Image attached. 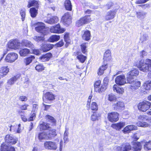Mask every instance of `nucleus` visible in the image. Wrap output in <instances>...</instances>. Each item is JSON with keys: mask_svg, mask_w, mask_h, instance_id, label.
I'll list each match as a JSON object with an SVG mask.
<instances>
[{"mask_svg": "<svg viewBox=\"0 0 151 151\" xmlns=\"http://www.w3.org/2000/svg\"><path fill=\"white\" fill-rule=\"evenodd\" d=\"M53 47V45L51 44H47L43 45L42 47V49L44 52L47 51Z\"/></svg>", "mask_w": 151, "mask_h": 151, "instance_id": "obj_37", "label": "nucleus"}, {"mask_svg": "<svg viewBox=\"0 0 151 151\" xmlns=\"http://www.w3.org/2000/svg\"><path fill=\"white\" fill-rule=\"evenodd\" d=\"M52 54L51 53H47L45 55H43L39 58L41 61L45 62L48 61L51 57Z\"/></svg>", "mask_w": 151, "mask_h": 151, "instance_id": "obj_28", "label": "nucleus"}, {"mask_svg": "<svg viewBox=\"0 0 151 151\" xmlns=\"http://www.w3.org/2000/svg\"><path fill=\"white\" fill-rule=\"evenodd\" d=\"M35 30L37 32L40 33L44 35L48 33V29L45 27V24L41 22H39L34 25Z\"/></svg>", "mask_w": 151, "mask_h": 151, "instance_id": "obj_2", "label": "nucleus"}, {"mask_svg": "<svg viewBox=\"0 0 151 151\" xmlns=\"http://www.w3.org/2000/svg\"><path fill=\"white\" fill-rule=\"evenodd\" d=\"M144 147L146 150H151V141L146 142L144 145Z\"/></svg>", "mask_w": 151, "mask_h": 151, "instance_id": "obj_47", "label": "nucleus"}, {"mask_svg": "<svg viewBox=\"0 0 151 151\" xmlns=\"http://www.w3.org/2000/svg\"><path fill=\"white\" fill-rule=\"evenodd\" d=\"M9 72V69L7 66L0 68V74L1 78L6 76Z\"/></svg>", "mask_w": 151, "mask_h": 151, "instance_id": "obj_24", "label": "nucleus"}, {"mask_svg": "<svg viewBox=\"0 0 151 151\" xmlns=\"http://www.w3.org/2000/svg\"><path fill=\"white\" fill-rule=\"evenodd\" d=\"M0 151H15L14 147L5 143H2L0 146Z\"/></svg>", "mask_w": 151, "mask_h": 151, "instance_id": "obj_13", "label": "nucleus"}, {"mask_svg": "<svg viewBox=\"0 0 151 151\" xmlns=\"http://www.w3.org/2000/svg\"><path fill=\"white\" fill-rule=\"evenodd\" d=\"M46 118L49 119L50 121L53 123V124L55 123L56 120L53 117L48 115L46 116Z\"/></svg>", "mask_w": 151, "mask_h": 151, "instance_id": "obj_57", "label": "nucleus"}, {"mask_svg": "<svg viewBox=\"0 0 151 151\" xmlns=\"http://www.w3.org/2000/svg\"><path fill=\"white\" fill-rule=\"evenodd\" d=\"M33 44L30 42L26 40H23L21 43V46H25L31 49L33 47Z\"/></svg>", "mask_w": 151, "mask_h": 151, "instance_id": "obj_20", "label": "nucleus"}, {"mask_svg": "<svg viewBox=\"0 0 151 151\" xmlns=\"http://www.w3.org/2000/svg\"><path fill=\"white\" fill-rule=\"evenodd\" d=\"M30 53L29 50L27 48H24L20 50L19 53L21 56H25Z\"/></svg>", "mask_w": 151, "mask_h": 151, "instance_id": "obj_32", "label": "nucleus"}, {"mask_svg": "<svg viewBox=\"0 0 151 151\" xmlns=\"http://www.w3.org/2000/svg\"><path fill=\"white\" fill-rule=\"evenodd\" d=\"M49 130L46 132L47 135L48 136L49 139H52L57 135L55 130V129H51L50 128Z\"/></svg>", "mask_w": 151, "mask_h": 151, "instance_id": "obj_27", "label": "nucleus"}, {"mask_svg": "<svg viewBox=\"0 0 151 151\" xmlns=\"http://www.w3.org/2000/svg\"><path fill=\"white\" fill-rule=\"evenodd\" d=\"M8 47L9 48L18 49L21 47V43L17 40H11L8 43Z\"/></svg>", "mask_w": 151, "mask_h": 151, "instance_id": "obj_4", "label": "nucleus"}, {"mask_svg": "<svg viewBox=\"0 0 151 151\" xmlns=\"http://www.w3.org/2000/svg\"><path fill=\"white\" fill-rule=\"evenodd\" d=\"M31 16L32 17H35L37 14V10L35 8H32L30 9Z\"/></svg>", "mask_w": 151, "mask_h": 151, "instance_id": "obj_44", "label": "nucleus"}, {"mask_svg": "<svg viewBox=\"0 0 151 151\" xmlns=\"http://www.w3.org/2000/svg\"><path fill=\"white\" fill-rule=\"evenodd\" d=\"M139 70L143 72L146 73L151 70V60L147 58L143 61L141 60L139 63L135 64Z\"/></svg>", "mask_w": 151, "mask_h": 151, "instance_id": "obj_1", "label": "nucleus"}, {"mask_svg": "<svg viewBox=\"0 0 151 151\" xmlns=\"http://www.w3.org/2000/svg\"><path fill=\"white\" fill-rule=\"evenodd\" d=\"M87 44V43H84L81 45V51L84 54H85L86 52H87L86 49V48L87 47L86 45Z\"/></svg>", "mask_w": 151, "mask_h": 151, "instance_id": "obj_51", "label": "nucleus"}, {"mask_svg": "<svg viewBox=\"0 0 151 151\" xmlns=\"http://www.w3.org/2000/svg\"><path fill=\"white\" fill-rule=\"evenodd\" d=\"M114 109L116 110L118 109H121L124 107V103L122 101H118L114 105Z\"/></svg>", "mask_w": 151, "mask_h": 151, "instance_id": "obj_29", "label": "nucleus"}, {"mask_svg": "<svg viewBox=\"0 0 151 151\" xmlns=\"http://www.w3.org/2000/svg\"><path fill=\"white\" fill-rule=\"evenodd\" d=\"M38 137L39 139H49L48 136L46 132L40 133L39 134Z\"/></svg>", "mask_w": 151, "mask_h": 151, "instance_id": "obj_39", "label": "nucleus"}, {"mask_svg": "<svg viewBox=\"0 0 151 151\" xmlns=\"http://www.w3.org/2000/svg\"><path fill=\"white\" fill-rule=\"evenodd\" d=\"M143 88L146 90H150L151 88V81H146L143 85Z\"/></svg>", "mask_w": 151, "mask_h": 151, "instance_id": "obj_41", "label": "nucleus"}, {"mask_svg": "<svg viewBox=\"0 0 151 151\" xmlns=\"http://www.w3.org/2000/svg\"><path fill=\"white\" fill-rule=\"evenodd\" d=\"M133 148L135 151H139L141 150L142 146L140 142H135L133 144Z\"/></svg>", "mask_w": 151, "mask_h": 151, "instance_id": "obj_35", "label": "nucleus"}, {"mask_svg": "<svg viewBox=\"0 0 151 151\" xmlns=\"http://www.w3.org/2000/svg\"><path fill=\"white\" fill-rule=\"evenodd\" d=\"M101 83L100 81H96L94 84L95 91L99 93L105 91V86L102 85H100Z\"/></svg>", "mask_w": 151, "mask_h": 151, "instance_id": "obj_9", "label": "nucleus"}, {"mask_svg": "<svg viewBox=\"0 0 151 151\" xmlns=\"http://www.w3.org/2000/svg\"><path fill=\"white\" fill-rule=\"evenodd\" d=\"M18 78L17 76H15L8 80L7 83L6 88L10 87L11 86L14 84L15 82L18 79Z\"/></svg>", "mask_w": 151, "mask_h": 151, "instance_id": "obj_22", "label": "nucleus"}, {"mask_svg": "<svg viewBox=\"0 0 151 151\" xmlns=\"http://www.w3.org/2000/svg\"><path fill=\"white\" fill-rule=\"evenodd\" d=\"M45 147L48 150H55L57 148L56 143L54 142L50 141H46L44 143Z\"/></svg>", "mask_w": 151, "mask_h": 151, "instance_id": "obj_12", "label": "nucleus"}, {"mask_svg": "<svg viewBox=\"0 0 151 151\" xmlns=\"http://www.w3.org/2000/svg\"><path fill=\"white\" fill-rule=\"evenodd\" d=\"M91 35L90 31L88 30L82 32V37L83 40L88 41L90 39Z\"/></svg>", "mask_w": 151, "mask_h": 151, "instance_id": "obj_23", "label": "nucleus"}, {"mask_svg": "<svg viewBox=\"0 0 151 151\" xmlns=\"http://www.w3.org/2000/svg\"><path fill=\"white\" fill-rule=\"evenodd\" d=\"M65 30V29L60 27L59 24L52 26L50 29V32L55 33H62L64 32Z\"/></svg>", "mask_w": 151, "mask_h": 151, "instance_id": "obj_8", "label": "nucleus"}, {"mask_svg": "<svg viewBox=\"0 0 151 151\" xmlns=\"http://www.w3.org/2000/svg\"><path fill=\"white\" fill-rule=\"evenodd\" d=\"M77 59L81 63H83L86 59V57L82 54L78 55L77 56Z\"/></svg>", "mask_w": 151, "mask_h": 151, "instance_id": "obj_46", "label": "nucleus"}, {"mask_svg": "<svg viewBox=\"0 0 151 151\" xmlns=\"http://www.w3.org/2000/svg\"><path fill=\"white\" fill-rule=\"evenodd\" d=\"M91 19L89 16H86L82 17L76 22V25L78 27L81 26L84 24L90 22Z\"/></svg>", "mask_w": 151, "mask_h": 151, "instance_id": "obj_5", "label": "nucleus"}, {"mask_svg": "<svg viewBox=\"0 0 151 151\" xmlns=\"http://www.w3.org/2000/svg\"><path fill=\"white\" fill-rule=\"evenodd\" d=\"M64 5L67 10H71L72 5L70 0H65L64 3Z\"/></svg>", "mask_w": 151, "mask_h": 151, "instance_id": "obj_33", "label": "nucleus"}, {"mask_svg": "<svg viewBox=\"0 0 151 151\" xmlns=\"http://www.w3.org/2000/svg\"><path fill=\"white\" fill-rule=\"evenodd\" d=\"M113 89L114 91L119 94H122L124 92V89L122 88L118 87L116 84L114 86Z\"/></svg>", "mask_w": 151, "mask_h": 151, "instance_id": "obj_31", "label": "nucleus"}, {"mask_svg": "<svg viewBox=\"0 0 151 151\" xmlns=\"http://www.w3.org/2000/svg\"><path fill=\"white\" fill-rule=\"evenodd\" d=\"M5 141L6 143L14 144L17 142L18 140L12 135L7 134L5 136Z\"/></svg>", "mask_w": 151, "mask_h": 151, "instance_id": "obj_15", "label": "nucleus"}, {"mask_svg": "<svg viewBox=\"0 0 151 151\" xmlns=\"http://www.w3.org/2000/svg\"><path fill=\"white\" fill-rule=\"evenodd\" d=\"M138 118L139 120L145 121L148 119V117L146 115H140L138 116Z\"/></svg>", "mask_w": 151, "mask_h": 151, "instance_id": "obj_55", "label": "nucleus"}, {"mask_svg": "<svg viewBox=\"0 0 151 151\" xmlns=\"http://www.w3.org/2000/svg\"><path fill=\"white\" fill-rule=\"evenodd\" d=\"M92 98V96L91 95H90L89 96L88 98V99L87 103V106H90V102H91V99Z\"/></svg>", "mask_w": 151, "mask_h": 151, "instance_id": "obj_64", "label": "nucleus"}, {"mask_svg": "<svg viewBox=\"0 0 151 151\" xmlns=\"http://www.w3.org/2000/svg\"><path fill=\"white\" fill-rule=\"evenodd\" d=\"M18 58V55L14 52H11L8 53L6 56L5 60V61L12 63L15 61Z\"/></svg>", "mask_w": 151, "mask_h": 151, "instance_id": "obj_7", "label": "nucleus"}, {"mask_svg": "<svg viewBox=\"0 0 151 151\" xmlns=\"http://www.w3.org/2000/svg\"><path fill=\"white\" fill-rule=\"evenodd\" d=\"M62 21L64 24L68 26L71 22V15L69 12H67L65 13L62 17Z\"/></svg>", "mask_w": 151, "mask_h": 151, "instance_id": "obj_10", "label": "nucleus"}, {"mask_svg": "<svg viewBox=\"0 0 151 151\" xmlns=\"http://www.w3.org/2000/svg\"><path fill=\"white\" fill-rule=\"evenodd\" d=\"M127 83L131 84L130 87L132 89L135 90L138 89L140 87L141 83L140 81L137 80H134V79H131L129 80V78L127 79Z\"/></svg>", "mask_w": 151, "mask_h": 151, "instance_id": "obj_6", "label": "nucleus"}, {"mask_svg": "<svg viewBox=\"0 0 151 151\" xmlns=\"http://www.w3.org/2000/svg\"><path fill=\"white\" fill-rule=\"evenodd\" d=\"M136 124L138 127H147L149 125L148 124L145 122H141L139 121L136 123Z\"/></svg>", "mask_w": 151, "mask_h": 151, "instance_id": "obj_45", "label": "nucleus"}, {"mask_svg": "<svg viewBox=\"0 0 151 151\" xmlns=\"http://www.w3.org/2000/svg\"><path fill=\"white\" fill-rule=\"evenodd\" d=\"M38 4V2L34 0H30L28 2L27 6L30 8L32 6H37Z\"/></svg>", "mask_w": 151, "mask_h": 151, "instance_id": "obj_42", "label": "nucleus"}, {"mask_svg": "<svg viewBox=\"0 0 151 151\" xmlns=\"http://www.w3.org/2000/svg\"><path fill=\"white\" fill-rule=\"evenodd\" d=\"M146 14V12L143 11L137 12L136 13L137 17L140 19H142L145 18Z\"/></svg>", "mask_w": 151, "mask_h": 151, "instance_id": "obj_34", "label": "nucleus"}, {"mask_svg": "<svg viewBox=\"0 0 151 151\" xmlns=\"http://www.w3.org/2000/svg\"><path fill=\"white\" fill-rule=\"evenodd\" d=\"M108 82V81L107 78H105L104 80V83L102 84V86H105V91L107 88Z\"/></svg>", "mask_w": 151, "mask_h": 151, "instance_id": "obj_59", "label": "nucleus"}, {"mask_svg": "<svg viewBox=\"0 0 151 151\" xmlns=\"http://www.w3.org/2000/svg\"><path fill=\"white\" fill-rule=\"evenodd\" d=\"M116 98L115 95L112 94H110L108 95V100L109 101H114L116 99Z\"/></svg>", "mask_w": 151, "mask_h": 151, "instance_id": "obj_56", "label": "nucleus"}, {"mask_svg": "<svg viewBox=\"0 0 151 151\" xmlns=\"http://www.w3.org/2000/svg\"><path fill=\"white\" fill-rule=\"evenodd\" d=\"M116 12L117 10L116 9L109 11L106 16V19L108 20L113 19L115 16Z\"/></svg>", "mask_w": 151, "mask_h": 151, "instance_id": "obj_19", "label": "nucleus"}, {"mask_svg": "<svg viewBox=\"0 0 151 151\" xmlns=\"http://www.w3.org/2000/svg\"><path fill=\"white\" fill-rule=\"evenodd\" d=\"M125 125V122H120L118 123L112 124L111 127L112 128L115 129L116 130H119L124 127Z\"/></svg>", "mask_w": 151, "mask_h": 151, "instance_id": "obj_21", "label": "nucleus"}, {"mask_svg": "<svg viewBox=\"0 0 151 151\" xmlns=\"http://www.w3.org/2000/svg\"><path fill=\"white\" fill-rule=\"evenodd\" d=\"M131 146L129 143L123 144L119 147L121 151H128L131 149Z\"/></svg>", "mask_w": 151, "mask_h": 151, "instance_id": "obj_25", "label": "nucleus"}, {"mask_svg": "<svg viewBox=\"0 0 151 151\" xmlns=\"http://www.w3.org/2000/svg\"><path fill=\"white\" fill-rule=\"evenodd\" d=\"M151 105V103L150 102L145 100L139 104L138 108L140 111L142 112H145L150 108Z\"/></svg>", "mask_w": 151, "mask_h": 151, "instance_id": "obj_3", "label": "nucleus"}, {"mask_svg": "<svg viewBox=\"0 0 151 151\" xmlns=\"http://www.w3.org/2000/svg\"><path fill=\"white\" fill-rule=\"evenodd\" d=\"M111 51L109 50H106L105 52L104 55V59L106 60L107 58H109L111 57Z\"/></svg>", "mask_w": 151, "mask_h": 151, "instance_id": "obj_53", "label": "nucleus"}, {"mask_svg": "<svg viewBox=\"0 0 151 151\" xmlns=\"http://www.w3.org/2000/svg\"><path fill=\"white\" fill-rule=\"evenodd\" d=\"M149 38L148 35L147 34L144 33L142 35L140 38V40L141 41L142 43H143L147 41Z\"/></svg>", "mask_w": 151, "mask_h": 151, "instance_id": "obj_43", "label": "nucleus"}, {"mask_svg": "<svg viewBox=\"0 0 151 151\" xmlns=\"http://www.w3.org/2000/svg\"><path fill=\"white\" fill-rule=\"evenodd\" d=\"M35 58V57L34 56L31 55L30 57L24 59V63L26 65H28L32 62Z\"/></svg>", "mask_w": 151, "mask_h": 151, "instance_id": "obj_38", "label": "nucleus"}, {"mask_svg": "<svg viewBox=\"0 0 151 151\" xmlns=\"http://www.w3.org/2000/svg\"><path fill=\"white\" fill-rule=\"evenodd\" d=\"M58 20V17L56 16H53L49 19L45 20V22L50 24H54L57 23Z\"/></svg>", "mask_w": 151, "mask_h": 151, "instance_id": "obj_26", "label": "nucleus"}, {"mask_svg": "<svg viewBox=\"0 0 151 151\" xmlns=\"http://www.w3.org/2000/svg\"><path fill=\"white\" fill-rule=\"evenodd\" d=\"M119 114L116 112H112L109 113L108 119L111 122H116L119 119Z\"/></svg>", "mask_w": 151, "mask_h": 151, "instance_id": "obj_11", "label": "nucleus"}, {"mask_svg": "<svg viewBox=\"0 0 151 151\" xmlns=\"http://www.w3.org/2000/svg\"><path fill=\"white\" fill-rule=\"evenodd\" d=\"M31 50L32 52L36 55H38L40 53V50L38 49H37L35 48L34 45L33 46V48H31Z\"/></svg>", "mask_w": 151, "mask_h": 151, "instance_id": "obj_58", "label": "nucleus"}, {"mask_svg": "<svg viewBox=\"0 0 151 151\" xmlns=\"http://www.w3.org/2000/svg\"><path fill=\"white\" fill-rule=\"evenodd\" d=\"M139 73V71L137 69L133 68L130 72L127 74V80L128 78H129V80L131 79H134L132 76H137Z\"/></svg>", "mask_w": 151, "mask_h": 151, "instance_id": "obj_17", "label": "nucleus"}, {"mask_svg": "<svg viewBox=\"0 0 151 151\" xmlns=\"http://www.w3.org/2000/svg\"><path fill=\"white\" fill-rule=\"evenodd\" d=\"M64 39L67 44L69 43L70 41L69 39V33H65L64 36Z\"/></svg>", "mask_w": 151, "mask_h": 151, "instance_id": "obj_54", "label": "nucleus"}, {"mask_svg": "<svg viewBox=\"0 0 151 151\" xmlns=\"http://www.w3.org/2000/svg\"><path fill=\"white\" fill-rule=\"evenodd\" d=\"M64 45V43L63 40H61L59 42H58L56 43V45L57 47H60L63 46Z\"/></svg>", "mask_w": 151, "mask_h": 151, "instance_id": "obj_63", "label": "nucleus"}, {"mask_svg": "<svg viewBox=\"0 0 151 151\" xmlns=\"http://www.w3.org/2000/svg\"><path fill=\"white\" fill-rule=\"evenodd\" d=\"M33 39L36 41L37 42L43 41L44 40V37L40 36H35L33 37Z\"/></svg>", "mask_w": 151, "mask_h": 151, "instance_id": "obj_50", "label": "nucleus"}, {"mask_svg": "<svg viewBox=\"0 0 151 151\" xmlns=\"http://www.w3.org/2000/svg\"><path fill=\"white\" fill-rule=\"evenodd\" d=\"M35 68L37 71L40 72L44 70L45 69V67L43 65L39 64L36 66Z\"/></svg>", "mask_w": 151, "mask_h": 151, "instance_id": "obj_49", "label": "nucleus"}, {"mask_svg": "<svg viewBox=\"0 0 151 151\" xmlns=\"http://www.w3.org/2000/svg\"><path fill=\"white\" fill-rule=\"evenodd\" d=\"M115 81L119 85H123L127 83L125 77L123 75L117 76L115 79Z\"/></svg>", "mask_w": 151, "mask_h": 151, "instance_id": "obj_16", "label": "nucleus"}, {"mask_svg": "<svg viewBox=\"0 0 151 151\" xmlns=\"http://www.w3.org/2000/svg\"><path fill=\"white\" fill-rule=\"evenodd\" d=\"M98 116L96 113H94L91 116V119L92 121H95L97 119Z\"/></svg>", "mask_w": 151, "mask_h": 151, "instance_id": "obj_60", "label": "nucleus"}, {"mask_svg": "<svg viewBox=\"0 0 151 151\" xmlns=\"http://www.w3.org/2000/svg\"><path fill=\"white\" fill-rule=\"evenodd\" d=\"M43 99L44 102L47 103L48 101L54 100L55 99V96L52 92H47L45 94Z\"/></svg>", "mask_w": 151, "mask_h": 151, "instance_id": "obj_14", "label": "nucleus"}, {"mask_svg": "<svg viewBox=\"0 0 151 151\" xmlns=\"http://www.w3.org/2000/svg\"><path fill=\"white\" fill-rule=\"evenodd\" d=\"M137 128V126L134 125H129L126 127L122 130V131L124 133L126 134L130 132L131 131L136 130Z\"/></svg>", "mask_w": 151, "mask_h": 151, "instance_id": "obj_18", "label": "nucleus"}, {"mask_svg": "<svg viewBox=\"0 0 151 151\" xmlns=\"http://www.w3.org/2000/svg\"><path fill=\"white\" fill-rule=\"evenodd\" d=\"M107 64L103 65L100 67L99 69L98 72V74L99 75H102L104 72V71L107 68Z\"/></svg>", "mask_w": 151, "mask_h": 151, "instance_id": "obj_36", "label": "nucleus"}, {"mask_svg": "<svg viewBox=\"0 0 151 151\" xmlns=\"http://www.w3.org/2000/svg\"><path fill=\"white\" fill-rule=\"evenodd\" d=\"M39 127L41 131L49 129L50 128L49 124L48 123L45 122L40 124Z\"/></svg>", "mask_w": 151, "mask_h": 151, "instance_id": "obj_30", "label": "nucleus"}, {"mask_svg": "<svg viewBox=\"0 0 151 151\" xmlns=\"http://www.w3.org/2000/svg\"><path fill=\"white\" fill-rule=\"evenodd\" d=\"M90 108L92 110L95 111L97 110L98 107L97 103L95 102H92L91 104Z\"/></svg>", "mask_w": 151, "mask_h": 151, "instance_id": "obj_48", "label": "nucleus"}, {"mask_svg": "<svg viewBox=\"0 0 151 151\" xmlns=\"http://www.w3.org/2000/svg\"><path fill=\"white\" fill-rule=\"evenodd\" d=\"M27 99V97L25 96H21L19 97V100L22 101H26Z\"/></svg>", "mask_w": 151, "mask_h": 151, "instance_id": "obj_61", "label": "nucleus"}, {"mask_svg": "<svg viewBox=\"0 0 151 151\" xmlns=\"http://www.w3.org/2000/svg\"><path fill=\"white\" fill-rule=\"evenodd\" d=\"M20 14L22 20L24 21L26 16L25 9H21L20 12Z\"/></svg>", "mask_w": 151, "mask_h": 151, "instance_id": "obj_52", "label": "nucleus"}, {"mask_svg": "<svg viewBox=\"0 0 151 151\" xmlns=\"http://www.w3.org/2000/svg\"><path fill=\"white\" fill-rule=\"evenodd\" d=\"M35 118V113H33L30 117L28 119L29 121H33Z\"/></svg>", "mask_w": 151, "mask_h": 151, "instance_id": "obj_62", "label": "nucleus"}, {"mask_svg": "<svg viewBox=\"0 0 151 151\" xmlns=\"http://www.w3.org/2000/svg\"><path fill=\"white\" fill-rule=\"evenodd\" d=\"M60 39V36L54 35L50 36L49 39V41L50 42H53L58 41Z\"/></svg>", "mask_w": 151, "mask_h": 151, "instance_id": "obj_40", "label": "nucleus"}]
</instances>
